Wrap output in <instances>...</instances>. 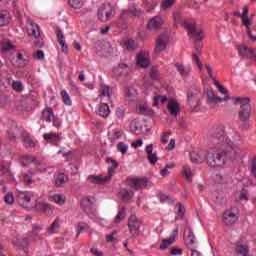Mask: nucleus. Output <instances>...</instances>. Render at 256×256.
<instances>
[{"instance_id": "obj_33", "label": "nucleus", "mask_w": 256, "mask_h": 256, "mask_svg": "<svg viewBox=\"0 0 256 256\" xmlns=\"http://www.w3.org/2000/svg\"><path fill=\"white\" fill-rule=\"evenodd\" d=\"M21 139L26 148L32 149L33 147H35V141L32 140L31 134H29L28 132H22Z\"/></svg>"}, {"instance_id": "obj_1", "label": "nucleus", "mask_w": 256, "mask_h": 256, "mask_svg": "<svg viewBox=\"0 0 256 256\" xmlns=\"http://www.w3.org/2000/svg\"><path fill=\"white\" fill-rule=\"evenodd\" d=\"M210 141L213 145H218L226 150V155L230 160L237 159L241 145H243V138L239 132H233L230 136L225 135V126H214L210 131Z\"/></svg>"}, {"instance_id": "obj_2", "label": "nucleus", "mask_w": 256, "mask_h": 256, "mask_svg": "<svg viewBox=\"0 0 256 256\" xmlns=\"http://www.w3.org/2000/svg\"><path fill=\"white\" fill-rule=\"evenodd\" d=\"M227 150L219 145H214L210 148L206 155V163L212 169H221L225 167L229 156L226 154Z\"/></svg>"}, {"instance_id": "obj_37", "label": "nucleus", "mask_w": 256, "mask_h": 256, "mask_svg": "<svg viewBox=\"0 0 256 256\" xmlns=\"http://www.w3.org/2000/svg\"><path fill=\"white\" fill-rule=\"evenodd\" d=\"M11 21V14L9 11L0 10V27H5V25H9Z\"/></svg>"}, {"instance_id": "obj_4", "label": "nucleus", "mask_w": 256, "mask_h": 256, "mask_svg": "<svg viewBox=\"0 0 256 256\" xmlns=\"http://www.w3.org/2000/svg\"><path fill=\"white\" fill-rule=\"evenodd\" d=\"M235 104L240 105V108L238 109V121H240V123H246L244 125V129H251V124H249L251 115H253L251 99H249L248 97H238L235 99Z\"/></svg>"}, {"instance_id": "obj_18", "label": "nucleus", "mask_w": 256, "mask_h": 256, "mask_svg": "<svg viewBox=\"0 0 256 256\" xmlns=\"http://www.w3.org/2000/svg\"><path fill=\"white\" fill-rule=\"evenodd\" d=\"M177 235H179L178 228L173 230V232L171 233L169 238L162 240V243L160 244V249H162L163 251L165 249H169V247H171V245H173V243H175V239H177Z\"/></svg>"}, {"instance_id": "obj_40", "label": "nucleus", "mask_w": 256, "mask_h": 256, "mask_svg": "<svg viewBox=\"0 0 256 256\" xmlns=\"http://www.w3.org/2000/svg\"><path fill=\"white\" fill-rule=\"evenodd\" d=\"M175 67L182 77H187L191 73V67L176 63Z\"/></svg>"}, {"instance_id": "obj_29", "label": "nucleus", "mask_w": 256, "mask_h": 256, "mask_svg": "<svg viewBox=\"0 0 256 256\" xmlns=\"http://www.w3.org/2000/svg\"><path fill=\"white\" fill-rule=\"evenodd\" d=\"M146 153L150 165H155L159 158L157 157L156 152L153 153V144H149L148 146H146Z\"/></svg>"}, {"instance_id": "obj_9", "label": "nucleus", "mask_w": 256, "mask_h": 256, "mask_svg": "<svg viewBox=\"0 0 256 256\" xmlns=\"http://www.w3.org/2000/svg\"><path fill=\"white\" fill-rule=\"evenodd\" d=\"M237 221H239V218L237 217V209L230 208L223 213V223L228 227L234 225Z\"/></svg>"}, {"instance_id": "obj_25", "label": "nucleus", "mask_w": 256, "mask_h": 256, "mask_svg": "<svg viewBox=\"0 0 256 256\" xmlns=\"http://www.w3.org/2000/svg\"><path fill=\"white\" fill-rule=\"evenodd\" d=\"M96 115H99V117H103V119H107V117L111 115V109L109 108V104L100 103L96 111Z\"/></svg>"}, {"instance_id": "obj_31", "label": "nucleus", "mask_w": 256, "mask_h": 256, "mask_svg": "<svg viewBox=\"0 0 256 256\" xmlns=\"http://www.w3.org/2000/svg\"><path fill=\"white\" fill-rule=\"evenodd\" d=\"M106 163L108 165H111L110 167H108L107 175L112 179L113 175H115V170L117 169V167H119V162H117V160L113 159L112 157H109L106 159Z\"/></svg>"}, {"instance_id": "obj_10", "label": "nucleus", "mask_w": 256, "mask_h": 256, "mask_svg": "<svg viewBox=\"0 0 256 256\" xmlns=\"http://www.w3.org/2000/svg\"><path fill=\"white\" fill-rule=\"evenodd\" d=\"M128 227L132 237H137L141 233V222L135 215H131L128 219Z\"/></svg>"}, {"instance_id": "obj_52", "label": "nucleus", "mask_w": 256, "mask_h": 256, "mask_svg": "<svg viewBox=\"0 0 256 256\" xmlns=\"http://www.w3.org/2000/svg\"><path fill=\"white\" fill-rule=\"evenodd\" d=\"M124 95L127 97V99H133V97L137 95V90H135L133 87H128L125 89Z\"/></svg>"}, {"instance_id": "obj_49", "label": "nucleus", "mask_w": 256, "mask_h": 256, "mask_svg": "<svg viewBox=\"0 0 256 256\" xmlns=\"http://www.w3.org/2000/svg\"><path fill=\"white\" fill-rule=\"evenodd\" d=\"M190 159L192 163H203V155L199 154V152H192L190 154Z\"/></svg>"}, {"instance_id": "obj_34", "label": "nucleus", "mask_w": 256, "mask_h": 256, "mask_svg": "<svg viewBox=\"0 0 256 256\" xmlns=\"http://www.w3.org/2000/svg\"><path fill=\"white\" fill-rule=\"evenodd\" d=\"M130 71L131 69L129 68V65L125 63H120L118 67L114 69L115 75H118V76L129 75Z\"/></svg>"}, {"instance_id": "obj_3", "label": "nucleus", "mask_w": 256, "mask_h": 256, "mask_svg": "<svg viewBox=\"0 0 256 256\" xmlns=\"http://www.w3.org/2000/svg\"><path fill=\"white\" fill-rule=\"evenodd\" d=\"M33 199V192H20L18 194V204L25 209H35L41 213H51V205L45 202H35L34 206L31 204Z\"/></svg>"}, {"instance_id": "obj_36", "label": "nucleus", "mask_w": 256, "mask_h": 256, "mask_svg": "<svg viewBox=\"0 0 256 256\" xmlns=\"http://www.w3.org/2000/svg\"><path fill=\"white\" fill-rule=\"evenodd\" d=\"M99 97L103 100L105 99H111V87L102 84L100 85V89H99Z\"/></svg>"}, {"instance_id": "obj_16", "label": "nucleus", "mask_w": 256, "mask_h": 256, "mask_svg": "<svg viewBox=\"0 0 256 256\" xmlns=\"http://www.w3.org/2000/svg\"><path fill=\"white\" fill-rule=\"evenodd\" d=\"M140 15L141 10H137V8H128L121 11L120 19H124L127 23L129 19H133V17H139Z\"/></svg>"}, {"instance_id": "obj_59", "label": "nucleus", "mask_w": 256, "mask_h": 256, "mask_svg": "<svg viewBox=\"0 0 256 256\" xmlns=\"http://www.w3.org/2000/svg\"><path fill=\"white\" fill-rule=\"evenodd\" d=\"M4 201L7 205H13V203H15V196H13V192L7 193L4 197Z\"/></svg>"}, {"instance_id": "obj_56", "label": "nucleus", "mask_w": 256, "mask_h": 256, "mask_svg": "<svg viewBox=\"0 0 256 256\" xmlns=\"http://www.w3.org/2000/svg\"><path fill=\"white\" fill-rule=\"evenodd\" d=\"M117 151H119V153H121L122 155H125V153L129 151V146H127V144H125L124 142H119L117 145Z\"/></svg>"}, {"instance_id": "obj_51", "label": "nucleus", "mask_w": 256, "mask_h": 256, "mask_svg": "<svg viewBox=\"0 0 256 256\" xmlns=\"http://www.w3.org/2000/svg\"><path fill=\"white\" fill-rule=\"evenodd\" d=\"M123 43L124 47H126L128 51H133L134 49H137V46L135 45V41L133 39H125Z\"/></svg>"}, {"instance_id": "obj_11", "label": "nucleus", "mask_w": 256, "mask_h": 256, "mask_svg": "<svg viewBox=\"0 0 256 256\" xmlns=\"http://www.w3.org/2000/svg\"><path fill=\"white\" fill-rule=\"evenodd\" d=\"M128 185L135 188L136 191L147 189L149 180L147 178H129L127 180Z\"/></svg>"}, {"instance_id": "obj_39", "label": "nucleus", "mask_w": 256, "mask_h": 256, "mask_svg": "<svg viewBox=\"0 0 256 256\" xmlns=\"http://www.w3.org/2000/svg\"><path fill=\"white\" fill-rule=\"evenodd\" d=\"M22 159V167H29L31 163H34V165H37V158L33 155H24L21 157Z\"/></svg>"}, {"instance_id": "obj_35", "label": "nucleus", "mask_w": 256, "mask_h": 256, "mask_svg": "<svg viewBox=\"0 0 256 256\" xmlns=\"http://www.w3.org/2000/svg\"><path fill=\"white\" fill-rule=\"evenodd\" d=\"M111 27H114L118 31H125L129 27V24L120 16L117 21L112 22Z\"/></svg>"}, {"instance_id": "obj_5", "label": "nucleus", "mask_w": 256, "mask_h": 256, "mask_svg": "<svg viewBox=\"0 0 256 256\" xmlns=\"http://www.w3.org/2000/svg\"><path fill=\"white\" fill-rule=\"evenodd\" d=\"M27 33L28 37H34V45L35 47H43L44 42L43 38L41 37V27L38 24H35L33 20H27Z\"/></svg>"}, {"instance_id": "obj_27", "label": "nucleus", "mask_w": 256, "mask_h": 256, "mask_svg": "<svg viewBox=\"0 0 256 256\" xmlns=\"http://www.w3.org/2000/svg\"><path fill=\"white\" fill-rule=\"evenodd\" d=\"M216 183H220V185H227V183H231V174L227 172H219L215 176Z\"/></svg>"}, {"instance_id": "obj_43", "label": "nucleus", "mask_w": 256, "mask_h": 256, "mask_svg": "<svg viewBox=\"0 0 256 256\" xmlns=\"http://www.w3.org/2000/svg\"><path fill=\"white\" fill-rule=\"evenodd\" d=\"M60 95L62 97V102L67 107H71L73 105V101H71V96L67 93V90H61Z\"/></svg>"}, {"instance_id": "obj_8", "label": "nucleus", "mask_w": 256, "mask_h": 256, "mask_svg": "<svg viewBox=\"0 0 256 256\" xmlns=\"http://www.w3.org/2000/svg\"><path fill=\"white\" fill-rule=\"evenodd\" d=\"M184 243L190 250L197 249V247H199V241L189 226L184 229Z\"/></svg>"}, {"instance_id": "obj_62", "label": "nucleus", "mask_w": 256, "mask_h": 256, "mask_svg": "<svg viewBox=\"0 0 256 256\" xmlns=\"http://www.w3.org/2000/svg\"><path fill=\"white\" fill-rule=\"evenodd\" d=\"M15 46L9 42H3L1 45V51H11Z\"/></svg>"}, {"instance_id": "obj_58", "label": "nucleus", "mask_w": 256, "mask_h": 256, "mask_svg": "<svg viewBox=\"0 0 256 256\" xmlns=\"http://www.w3.org/2000/svg\"><path fill=\"white\" fill-rule=\"evenodd\" d=\"M176 207L178 209V217H180V219H183L185 217V206L183 205V203L179 202L176 204Z\"/></svg>"}, {"instance_id": "obj_12", "label": "nucleus", "mask_w": 256, "mask_h": 256, "mask_svg": "<svg viewBox=\"0 0 256 256\" xmlns=\"http://www.w3.org/2000/svg\"><path fill=\"white\" fill-rule=\"evenodd\" d=\"M199 88H191L187 94V101L190 107H199Z\"/></svg>"}, {"instance_id": "obj_64", "label": "nucleus", "mask_w": 256, "mask_h": 256, "mask_svg": "<svg viewBox=\"0 0 256 256\" xmlns=\"http://www.w3.org/2000/svg\"><path fill=\"white\" fill-rule=\"evenodd\" d=\"M251 174L256 179V156L252 159Z\"/></svg>"}, {"instance_id": "obj_60", "label": "nucleus", "mask_w": 256, "mask_h": 256, "mask_svg": "<svg viewBox=\"0 0 256 256\" xmlns=\"http://www.w3.org/2000/svg\"><path fill=\"white\" fill-rule=\"evenodd\" d=\"M214 85L217 87L218 91H220L222 95H227L228 93L227 89L223 85H221L219 81L215 80Z\"/></svg>"}, {"instance_id": "obj_57", "label": "nucleus", "mask_w": 256, "mask_h": 256, "mask_svg": "<svg viewBox=\"0 0 256 256\" xmlns=\"http://www.w3.org/2000/svg\"><path fill=\"white\" fill-rule=\"evenodd\" d=\"M23 181L26 182L27 185H31V183H33V173L31 171L24 173Z\"/></svg>"}, {"instance_id": "obj_21", "label": "nucleus", "mask_w": 256, "mask_h": 256, "mask_svg": "<svg viewBox=\"0 0 256 256\" xmlns=\"http://www.w3.org/2000/svg\"><path fill=\"white\" fill-rule=\"evenodd\" d=\"M234 251L238 256H247L249 254V245H247V243L238 241L235 243Z\"/></svg>"}, {"instance_id": "obj_45", "label": "nucleus", "mask_w": 256, "mask_h": 256, "mask_svg": "<svg viewBox=\"0 0 256 256\" xmlns=\"http://www.w3.org/2000/svg\"><path fill=\"white\" fill-rule=\"evenodd\" d=\"M251 51L252 48H249L247 46H243L238 49L239 55H241V57H244L245 59H251Z\"/></svg>"}, {"instance_id": "obj_20", "label": "nucleus", "mask_w": 256, "mask_h": 256, "mask_svg": "<svg viewBox=\"0 0 256 256\" xmlns=\"http://www.w3.org/2000/svg\"><path fill=\"white\" fill-rule=\"evenodd\" d=\"M136 63L138 65V67H142L143 69H146L147 67H149V64H150L149 53L140 52L137 55Z\"/></svg>"}, {"instance_id": "obj_17", "label": "nucleus", "mask_w": 256, "mask_h": 256, "mask_svg": "<svg viewBox=\"0 0 256 256\" xmlns=\"http://www.w3.org/2000/svg\"><path fill=\"white\" fill-rule=\"evenodd\" d=\"M169 43V38L166 35H161L156 40V46L154 53L156 55H159L162 51H165L167 49V44Z\"/></svg>"}, {"instance_id": "obj_32", "label": "nucleus", "mask_w": 256, "mask_h": 256, "mask_svg": "<svg viewBox=\"0 0 256 256\" xmlns=\"http://www.w3.org/2000/svg\"><path fill=\"white\" fill-rule=\"evenodd\" d=\"M12 65L17 68L25 67L27 65V59L23 56V53L18 52L16 58L12 60Z\"/></svg>"}, {"instance_id": "obj_54", "label": "nucleus", "mask_w": 256, "mask_h": 256, "mask_svg": "<svg viewBox=\"0 0 256 256\" xmlns=\"http://www.w3.org/2000/svg\"><path fill=\"white\" fill-rule=\"evenodd\" d=\"M176 2L177 0H164L161 4V9H163L164 11L167 9H171V7H173Z\"/></svg>"}, {"instance_id": "obj_53", "label": "nucleus", "mask_w": 256, "mask_h": 256, "mask_svg": "<svg viewBox=\"0 0 256 256\" xmlns=\"http://www.w3.org/2000/svg\"><path fill=\"white\" fill-rule=\"evenodd\" d=\"M68 3L72 9H81L83 7V0H68Z\"/></svg>"}, {"instance_id": "obj_7", "label": "nucleus", "mask_w": 256, "mask_h": 256, "mask_svg": "<svg viewBox=\"0 0 256 256\" xmlns=\"http://www.w3.org/2000/svg\"><path fill=\"white\" fill-rule=\"evenodd\" d=\"M184 27L186 31H188V35H190V37H192L196 41H203V36H201V30H197V23L195 22V19H185Z\"/></svg>"}, {"instance_id": "obj_50", "label": "nucleus", "mask_w": 256, "mask_h": 256, "mask_svg": "<svg viewBox=\"0 0 256 256\" xmlns=\"http://www.w3.org/2000/svg\"><path fill=\"white\" fill-rule=\"evenodd\" d=\"M182 174L187 179V181H191V179H193V172H191V167L187 165L183 166Z\"/></svg>"}, {"instance_id": "obj_61", "label": "nucleus", "mask_w": 256, "mask_h": 256, "mask_svg": "<svg viewBox=\"0 0 256 256\" xmlns=\"http://www.w3.org/2000/svg\"><path fill=\"white\" fill-rule=\"evenodd\" d=\"M12 89L14 91H23V83L21 81H13L12 83Z\"/></svg>"}, {"instance_id": "obj_44", "label": "nucleus", "mask_w": 256, "mask_h": 256, "mask_svg": "<svg viewBox=\"0 0 256 256\" xmlns=\"http://www.w3.org/2000/svg\"><path fill=\"white\" fill-rule=\"evenodd\" d=\"M59 227H61V224L59 222V218H56L54 222L47 228V233H50V235H55Z\"/></svg>"}, {"instance_id": "obj_13", "label": "nucleus", "mask_w": 256, "mask_h": 256, "mask_svg": "<svg viewBox=\"0 0 256 256\" xmlns=\"http://www.w3.org/2000/svg\"><path fill=\"white\" fill-rule=\"evenodd\" d=\"M207 97V103L210 105V107H215V103H223V101L227 102L231 99L229 96H225L224 98L217 96L212 89L207 91Z\"/></svg>"}, {"instance_id": "obj_24", "label": "nucleus", "mask_w": 256, "mask_h": 256, "mask_svg": "<svg viewBox=\"0 0 256 256\" xmlns=\"http://www.w3.org/2000/svg\"><path fill=\"white\" fill-rule=\"evenodd\" d=\"M123 135H125L123 130L116 128L108 133V139L110 143H117V141L123 139Z\"/></svg>"}, {"instance_id": "obj_46", "label": "nucleus", "mask_w": 256, "mask_h": 256, "mask_svg": "<svg viewBox=\"0 0 256 256\" xmlns=\"http://www.w3.org/2000/svg\"><path fill=\"white\" fill-rule=\"evenodd\" d=\"M238 201H249V189L247 187L244 186L238 193Z\"/></svg>"}, {"instance_id": "obj_48", "label": "nucleus", "mask_w": 256, "mask_h": 256, "mask_svg": "<svg viewBox=\"0 0 256 256\" xmlns=\"http://www.w3.org/2000/svg\"><path fill=\"white\" fill-rule=\"evenodd\" d=\"M76 231H77L76 237H79L81 233H87V231H89V225H87L84 222H80L76 227Z\"/></svg>"}, {"instance_id": "obj_6", "label": "nucleus", "mask_w": 256, "mask_h": 256, "mask_svg": "<svg viewBox=\"0 0 256 256\" xmlns=\"http://www.w3.org/2000/svg\"><path fill=\"white\" fill-rule=\"evenodd\" d=\"M115 12V7L111 5V3H103L98 9V19L101 23H107L111 17H113V13Z\"/></svg>"}, {"instance_id": "obj_15", "label": "nucleus", "mask_w": 256, "mask_h": 256, "mask_svg": "<svg viewBox=\"0 0 256 256\" xmlns=\"http://www.w3.org/2000/svg\"><path fill=\"white\" fill-rule=\"evenodd\" d=\"M81 209L87 215H95V208H93V198L91 197H84L80 203Z\"/></svg>"}, {"instance_id": "obj_19", "label": "nucleus", "mask_w": 256, "mask_h": 256, "mask_svg": "<svg viewBox=\"0 0 256 256\" xmlns=\"http://www.w3.org/2000/svg\"><path fill=\"white\" fill-rule=\"evenodd\" d=\"M111 178L108 174L105 176L103 175H89L88 181H91V183H94L95 185H104V183H109Z\"/></svg>"}, {"instance_id": "obj_26", "label": "nucleus", "mask_w": 256, "mask_h": 256, "mask_svg": "<svg viewBox=\"0 0 256 256\" xmlns=\"http://www.w3.org/2000/svg\"><path fill=\"white\" fill-rule=\"evenodd\" d=\"M56 36H57V41L62 48V52L69 53V47L65 42V35L63 34V31L60 30V28L56 29Z\"/></svg>"}, {"instance_id": "obj_55", "label": "nucleus", "mask_w": 256, "mask_h": 256, "mask_svg": "<svg viewBox=\"0 0 256 256\" xmlns=\"http://www.w3.org/2000/svg\"><path fill=\"white\" fill-rule=\"evenodd\" d=\"M159 101L161 103H167V96H165V95L155 96L154 100H153V103H152L153 107H157V105H159Z\"/></svg>"}, {"instance_id": "obj_14", "label": "nucleus", "mask_w": 256, "mask_h": 256, "mask_svg": "<svg viewBox=\"0 0 256 256\" xmlns=\"http://www.w3.org/2000/svg\"><path fill=\"white\" fill-rule=\"evenodd\" d=\"M167 110L172 117H177L181 113V105L177 99L172 98L168 100Z\"/></svg>"}, {"instance_id": "obj_28", "label": "nucleus", "mask_w": 256, "mask_h": 256, "mask_svg": "<svg viewBox=\"0 0 256 256\" xmlns=\"http://www.w3.org/2000/svg\"><path fill=\"white\" fill-rule=\"evenodd\" d=\"M55 117L53 113V108L48 107L42 111V115L40 117L41 121H45L46 123H51Z\"/></svg>"}, {"instance_id": "obj_42", "label": "nucleus", "mask_w": 256, "mask_h": 256, "mask_svg": "<svg viewBox=\"0 0 256 256\" xmlns=\"http://www.w3.org/2000/svg\"><path fill=\"white\" fill-rule=\"evenodd\" d=\"M69 181V177L65 173H59L55 180L56 187H63Z\"/></svg>"}, {"instance_id": "obj_22", "label": "nucleus", "mask_w": 256, "mask_h": 256, "mask_svg": "<svg viewBox=\"0 0 256 256\" xmlns=\"http://www.w3.org/2000/svg\"><path fill=\"white\" fill-rule=\"evenodd\" d=\"M43 139L45 142L50 143L51 145H59V141H61V136L55 132L51 133H44L43 134Z\"/></svg>"}, {"instance_id": "obj_30", "label": "nucleus", "mask_w": 256, "mask_h": 256, "mask_svg": "<svg viewBox=\"0 0 256 256\" xmlns=\"http://www.w3.org/2000/svg\"><path fill=\"white\" fill-rule=\"evenodd\" d=\"M130 131L134 135H141L143 133V126L141 125V122L137 119H134L130 122Z\"/></svg>"}, {"instance_id": "obj_41", "label": "nucleus", "mask_w": 256, "mask_h": 256, "mask_svg": "<svg viewBox=\"0 0 256 256\" xmlns=\"http://www.w3.org/2000/svg\"><path fill=\"white\" fill-rule=\"evenodd\" d=\"M127 217V208L122 207L118 210V214L114 218V223L119 224Z\"/></svg>"}, {"instance_id": "obj_63", "label": "nucleus", "mask_w": 256, "mask_h": 256, "mask_svg": "<svg viewBox=\"0 0 256 256\" xmlns=\"http://www.w3.org/2000/svg\"><path fill=\"white\" fill-rule=\"evenodd\" d=\"M170 255L181 256V255H183V250L181 248L172 247L170 250Z\"/></svg>"}, {"instance_id": "obj_23", "label": "nucleus", "mask_w": 256, "mask_h": 256, "mask_svg": "<svg viewBox=\"0 0 256 256\" xmlns=\"http://www.w3.org/2000/svg\"><path fill=\"white\" fill-rule=\"evenodd\" d=\"M163 26V19L160 16H155L154 18L150 19L147 28L150 31H157L158 29H161Z\"/></svg>"}, {"instance_id": "obj_47", "label": "nucleus", "mask_w": 256, "mask_h": 256, "mask_svg": "<svg viewBox=\"0 0 256 256\" xmlns=\"http://www.w3.org/2000/svg\"><path fill=\"white\" fill-rule=\"evenodd\" d=\"M135 193L127 190V189H122L120 191V196L122 197L123 201H131L133 199Z\"/></svg>"}, {"instance_id": "obj_38", "label": "nucleus", "mask_w": 256, "mask_h": 256, "mask_svg": "<svg viewBox=\"0 0 256 256\" xmlns=\"http://www.w3.org/2000/svg\"><path fill=\"white\" fill-rule=\"evenodd\" d=\"M49 201L56 203V205H63L67 201V198L63 194H53L49 196Z\"/></svg>"}]
</instances>
